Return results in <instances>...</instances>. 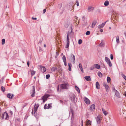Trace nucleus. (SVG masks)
<instances>
[{"mask_svg":"<svg viewBox=\"0 0 126 126\" xmlns=\"http://www.w3.org/2000/svg\"><path fill=\"white\" fill-rule=\"evenodd\" d=\"M1 117L2 119L4 118L5 119H8L9 118L8 115L6 112H4L2 114Z\"/></svg>","mask_w":126,"mask_h":126,"instance_id":"nucleus-1","label":"nucleus"},{"mask_svg":"<svg viewBox=\"0 0 126 126\" xmlns=\"http://www.w3.org/2000/svg\"><path fill=\"white\" fill-rule=\"evenodd\" d=\"M105 60L107 63L109 64L110 67H111L112 66V63L110 59L108 57H105Z\"/></svg>","mask_w":126,"mask_h":126,"instance_id":"nucleus-2","label":"nucleus"},{"mask_svg":"<svg viewBox=\"0 0 126 126\" xmlns=\"http://www.w3.org/2000/svg\"><path fill=\"white\" fill-rule=\"evenodd\" d=\"M52 104L50 103V104H48V105L47 106V104H45L44 106V109H51L52 107V106L51 105Z\"/></svg>","mask_w":126,"mask_h":126,"instance_id":"nucleus-3","label":"nucleus"},{"mask_svg":"<svg viewBox=\"0 0 126 126\" xmlns=\"http://www.w3.org/2000/svg\"><path fill=\"white\" fill-rule=\"evenodd\" d=\"M68 85L67 84H63L61 85V88L62 89H67Z\"/></svg>","mask_w":126,"mask_h":126,"instance_id":"nucleus-4","label":"nucleus"},{"mask_svg":"<svg viewBox=\"0 0 126 126\" xmlns=\"http://www.w3.org/2000/svg\"><path fill=\"white\" fill-rule=\"evenodd\" d=\"M39 104H36V103H35L34 108H33L34 109V114H35L36 112L37 111L38 108L39 107Z\"/></svg>","mask_w":126,"mask_h":126,"instance_id":"nucleus-5","label":"nucleus"},{"mask_svg":"<svg viewBox=\"0 0 126 126\" xmlns=\"http://www.w3.org/2000/svg\"><path fill=\"white\" fill-rule=\"evenodd\" d=\"M32 90L31 92V96L32 97H33L34 96L35 88L34 86H32Z\"/></svg>","mask_w":126,"mask_h":126,"instance_id":"nucleus-6","label":"nucleus"},{"mask_svg":"<svg viewBox=\"0 0 126 126\" xmlns=\"http://www.w3.org/2000/svg\"><path fill=\"white\" fill-rule=\"evenodd\" d=\"M70 56L72 60V61L73 63H74L75 62V56L72 53L70 54Z\"/></svg>","mask_w":126,"mask_h":126,"instance_id":"nucleus-7","label":"nucleus"},{"mask_svg":"<svg viewBox=\"0 0 126 126\" xmlns=\"http://www.w3.org/2000/svg\"><path fill=\"white\" fill-rule=\"evenodd\" d=\"M94 10V8L92 6H89L87 8V11L89 12H92Z\"/></svg>","mask_w":126,"mask_h":126,"instance_id":"nucleus-8","label":"nucleus"},{"mask_svg":"<svg viewBox=\"0 0 126 126\" xmlns=\"http://www.w3.org/2000/svg\"><path fill=\"white\" fill-rule=\"evenodd\" d=\"M103 85L105 87L106 91L108 92L109 89V87L107 85V84L105 83H104Z\"/></svg>","mask_w":126,"mask_h":126,"instance_id":"nucleus-9","label":"nucleus"},{"mask_svg":"<svg viewBox=\"0 0 126 126\" xmlns=\"http://www.w3.org/2000/svg\"><path fill=\"white\" fill-rule=\"evenodd\" d=\"M47 97L48 96L46 95L42 97V99L43 100V103L44 102L47 100Z\"/></svg>","mask_w":126,"mask_h":126,"instance_id":"nucleus-10","label":"nucleus"},{"mask_svg":"<svg viewBox=\"0 0 126 126\" xmlns=\"http://www.w3.org/2000/svg\"><path fill=\"white\" fill-rule=\"evenodd\" d=\"M101 117L100 116H98L96 118V121L97 124H99L101 122Z\"/></svg>","mask_w":126,"mask_h":126,"instance_id":"nucleus-11","label":"nucleus"},{"mask_svg":"<svg viewBox=\"0 0 126 126\" xmlns=\"http://www.w3.org/2000/svg\"><path fill=\"white\" fill-rule=\"evenodd\" d=\"M7 96L8 98L10 99H12L14 96V95L12 94L9 93L7 94Z\"/></svg>","mask_w":126,"mask_h":126,"instance_id":"nucleus-12","label":"nucleus"},{"mask_svg":"<svg viewBox=\"0 0 126 126\" xmlns=\"http://www.w3.org/2000/svg\"><path fill=\"white\" fill-rule=\"evenodd\" d=\"M62 59L63 61L64 62V65L65 66H66V59L65 56V55L63 56L62 57Z\"/></svg>","mask_w":126,"mask_h":126,"instance_id":"nucleus-13","label":"nucleus"},{"mask_svg":"<svg viewBox=\"0 0 126 126\" xmlns=\"http://www.w3.org/2000/svg\"><path fill=\"white\" fill-rule=\"evenodd\" d=\"M106 22L107 21H106L105 22L99 25L97 27L99 29L102 28L104 26Z\"/></svg>","mask_w":126,"mask_h":126,"instance_id":"nucleus-14","label":"nucleus"},{"mask_svg":"<svg viewBox=\"0 0 126 126\" xmlns=\"http://www.w3.org/2000/svg\"><path fill=\"white\" fill-rule=\"evenodd\" d=\"M84 100L85 102L87 104H89L90 103V100L86 97H85L84 99Z\"/></svg>","mask_w":126,"mask_h":126,"instance_id":"nucleus-15","label":"nucleus"},{"mask_svg":"<svg viewBox=\"0 0 126 126\" xmlns=\"http://www.w3.org/2000/svg\"><path fill=\"white\" fill-rule=\"evenodd\" d=\"M75 95L74 94H73L71 95V96L70 97V99L71 101H74L75 99Z\"/></svg>","mask_w":126,"mask_h":126,"instance_id":"nucleus-16","label":"nucleus"},{"mask_svg":"<svg viewBox=\"0 0 126 126\" xmlns=\"http://www.w3.org/2000/svg\"><path fill=\"white\" fill-rule=\"evenodd\" d=\"M115 93L116 95L118 98L120 97V95L118 92L117 90H115Z\"/></svg>","mask_w":126,"mask_h":126,"instance_id":"nucleus-17","label":"nucleus"},{"mask_svg":"<svg viewBox=\"0 0 126 126\" xmlns=\"http://www.w3.org/2000/svg\"><path fill=\"white\" fill-rule=\"evenodd\" d=\"M85 79L87 81H91V79L90 78V77L89 76H86L84 77Z\"/></svg>","mask_w":126,"mask_h":126,"instance_id":"nucleus-18","label":"nucleus"},{"mask_svg":"<svg viewBox=\"0 0 126 126\" xmlns=\"http://www.w3.org/2000/svg\"><path fill=\"white\" fill-rule=\"evenodd\" d=\"M96 87L98 89H100V85L98 82L97 81L96 83Z\"/></svg>","mask_w":126,"mask_h":126,"instance_id":"nucleus-19","label":"nucleus"},{"mask_svg":"<svg viewBox=\"0 0 126 126\" xmlns=\"http://www.w3.org/2000/svg\"><path fill=\"white\" fill-rule=\"evenodd\" d=\"M41 42L42 41H39V43H38V44L39 45H40L39 46V51L40 52H41L42 51V49L41 47Z\"/></svg>","mask_w":126,"mask_h":126,"instance_id":"nucleus-20","label":"nucleus"},{"mask_svg":"<svg viewBox=\"0 0 126 126\" xmlns=\"http://www.w3.org/2000/svg\"><path fill=\"white\" fill-rule=\"evenodd\" d=\"M40 67L42 69L43 71V72H45L46 71V68L44 67V66L40 65Z\"/></svg>","mask_w":126,"mask_h":126,"instance_id":"nucleus-21","label":"nucleus"},{"mask_svg":"<svg viewBox=\"0 0 126 126\" xmlns=\"http://www.w3.org/2000/svg\"><path fill=\"white\" fill-rule=\"evenodd\" d=\"M91 121L90 120H88L86 121V126H88L89 125H91Z\"/></svg>","mask_w":126,"mask_h":126,"instance_id":"nucleus-22","label":"nucleus"},{"mask_svg":"<svg viewBox=\"0 0 126 126\" xmlns=\"http://www.w3.org/2000/svg\"><path fill=\"white\" fill-rule=\"evenodd\" d=\"M95 108V106L94 104H92L90 107V109L92 110H94Z\"/></svg>","mask_w":126,"mask_h":126,"instance_id":"nucleus-23","label":"nucleus"},{"mask_svg":"<svg viewBox=\"0 0 126 126\" xmlns=\"http://www.w3.org/2000/svg\"><path fill=\"white\" fill-rule=\"evenodd\" d=\"M102 110L104 114L106 116L108 114V112L106 111L103 108L102 109Z\"/></svg>","mask_w":126,"mask_h":126,"instance_id":"nucleus-24","label":"nucleus"},{"mask_svg":"<svg viewBox=\"0 0 126 126\" xmlns=\"http://www.w3.org/2000/svg\"><path fill=\"white\" fill-rule=\"evenodd\" d=\"M94 66H95V68H96L97 69H99L100 68V65L97 64H94Z\"/></svg>","mask_w":126,"mask_h":126,"instance_id":"nucleus-25","label":"nucleus"},{"mask_svg":"<svg viewBox=\"0 0 126 126\" xmlns=\"http://www.w3.org/2000/svg\"><path fill=\"white\" fill-rule=\"evenodd\" d=\"M97 74L99 77L100 78H101L103 76L102 74L100 71H98V72Z\"/></svg>","mask_w":126,"mask_h":126,"instance_id":"nucleus-26","label":"nucleus"},{"mask_svg":"<svg viewBox=\"0 0 126 126\" xmlns=\"http://www.w3.org/2000/svg\"><path fill=\"white\" fill-rule=\"evenodd\" d=\"M96 23V22L95 21H94L93 22L92 25V28L94 27Z\"/></svg>","mask_w":126,"mask_h":126,"instance_id":"nucleus-27","label":"nucleus"},{"mask_svg":"<svg viewBox=\"0 0 126 126\" xmlns=\"http://www.w3.org/2000/svg\"><path fill=\"white\" fill-rule=\"evenodd\" d=\"M104 5L105 6H107L109 4V2L108 0H106L104 3Z\"/></svg>","mask_w":126,"mask_h":126,"instance_id":"nucleus-28","label":"nucleus"},{"mask_svg":"<svg viewBox=\"0 0 126 126\" xmlns=\"http://www.w3.org/2000/svg\"><path fill=\"white\" fill-rule=\"evenodd\" d=\"M116 42L117 44L119 43L120 42L119 37L118 35L117 36H116Z\"/></svg>","mask_w":126,"mask_h":126,"instance_id":"nucleus-29","label":"nucleus"},{"mask_svg":"<svg viewBox=\"0 0 126 126\" xmlns=\"http://www.w3.org/2000/svg\"><path fill=\"white\" fill-rule=\"evenodd\" d=\"M57 68L56 67H53L51 69V70L52 71H55L56 70H57Z\"/></svg>","mask_w":126,"mask_h":126,"instance_id":"nucleus-30","label":"nucleus"},{"mask_svg":"<svg viewBox=\"0 0 126 126\" xmlns=\"http://www.w3.org/2000/svg\"><path fill=\"white\" fill-rule=\"evenodd\" d=\"M69 33H67V40L66 42H69Z\"/></svg>","mask_w":126,"mask_h":126,"instance_id":"nucleus-31","label":"nucleus"},{"mask_svg":"<svg viewBox=\"0 0 126 126\" xmlns=\"http://www.w3.org/2000/svg\"><path fill=\"white\" fill-rule=\"evenodd\" d=\"M75 88L76 90L79 93L80 92L79 88L77 86H75Z\"/></svg>","mask_w":126,"mask_h":126,"instance_id":"nucleus-32","label":"nucleus"},{"mask_svg":"<svg viewBox=\"0 0 126 126\" xmlns=\"http://www.w3.org/2000/svg\"><path fill=\"white\" fill-rule=\"evenodd\" d=\"M107 80L108 82L109 83L111 79L109 77H108L107 78Z\"/></svg>","mask_w":126,"mask_h":126,"instance_id":"nucleus-33","label":"nucleus"},{"mask_svg":"<svg viewBox=\"0 0 126 126\" xmlns=\"http://www.w3.org/2000/svg\"><path fill=\"white\" fill-rule=\"evenodd\" d=\"M1 90L3 92H4L5 90V88L3 87V86H2L1 89Z\"/></svg>","mask_w":126,"mask_h":126,"instance_id":"nucleus-34","label":"nucleus"},{"mask_svg":"<svg viewBox=\"0 0 126 126\" xmlns=\"http://www.w3.org/2000/svg\"><path fill=\"white\" fill-rule=\"evenodd\" d=\"M67 44L66 46L65 47L66 48H68L69 46V42H66Z\"/></svg>","mask_w":126,"mask_h":126,"instance_id":"nucleus-35","label":"nucleus"},{"mask_svg":"<svg viewBox=\"0 0 126 126\" xmlns=\"http://www.w3.org/2000/svg\"><path fill=\"white\" fill-rule=\"evenodd\" d=\"M5 39H3L2 40V45H4L5 43Z\"/></svg>","mask_w":126,"mask_h":126,"instance_id":"nucleus-36","label":"nucleus"},{"mask_svg":"<svg viewBox=\"0 0 126 126\" xmlns=\"http://www.w3.org/2000/svg\"><path fill=\"white\" fill-rule=\"evenodd\" d=\"M31 73L32 75L33 76L35 74V71H33V70L31 71Z\"/></svg>","mask_w":126,"mask_h":126,"instance_id":"nucleus-37","label":"nucleus"},{"mask_svg":"<svg viewBox=\"0 0 126 126\" xmlns=\"http://www.w3.org/2000/svg\"><path fill=\"white\" fill-rule=\"evenodd\" d=\"M90 34V32L89 31H87L85 33L87 35H89Z\"/></svg>","mask_w":126,"mask_h":126,"instance_id":"nucleus-38","label":"nucleus"},{"mask_svg":"<svg viewBox=\"0 0 126 126\" xmlns=\"http://www.w3.org/2000/svg\"><path fill=\"white\" fill-rule=\"evenodd\" d=\"M122 77L125 79V80H126V76L123 74H122Z\"/></svg>","mask_w":126,"mask_h":126,"instance_id":"nucleus-39","label":"nucleus"},{"mask_svg":"<svg viewBox=\"0 0 126 126\" xmlns=\"http://www.w3.org/2000/svg\"><path fill=\"white\" fill-rule=\"evenodd\" d=\"M82 40L81 39H79L78 41V44H81L82 43Z\"/></svg>","mask_w":126,"mask_h":126,"instance_id":"nucleus-40","label":"nucleus"},{"mask_svg":"<svg viewBox=\"0 0 126 126\" xmlns=\"http://www.w3.org/2000/svg\"><path fill=\"white\" fill-rule=\"evenodd\" d=\"M50 77V75L49 74L46 75V78L47 79H48Z\"/></svg>","mask_w":126,"mask_h":126,"instance_id":"nucleus-41","label":"nucleus"},{"mask_svg":"<svg viewBox=\"0 0 126 126\" xmlns=\"http://www.w3.org/2000/svg\"><path fill=\"white\" fill-rule=\"evenodd\" d=\"M79 66L80 69L82 68V65L81 63H79Z\"/></svg>","mask_w":126,"mask_h":126,"instance_id":"nucleus-42","label":"nucleus"},{"mask_svg":"<svg viewBox=\"0 0 126 126\" xmlns=\"http://www.w3.org/2000/svg\"><path fill=\"white\" fill-rule=\"evenodd\" d=\"M104 45V43L103 42H101V43L99 45L100 46H103Z\"/></svg>","mask_w":126,"mask_h":126,"instance_id":"nucleus-43","label":"nucleus"},{"mask_svg":"<svg viewBox=\"0 0 126 126\" xmlns=\"http://www.w3.org/2000/svg\"><path fill=\"white\" fill-rule=\"evenodd\" d=\"M94 66L91 67L90 68V69L91 70H93L94 68Z\"/></svg>","mask_w":126,"mask_h":126,"instance_id":"nucleus-44","label":"nucleus"},{"mask_svg":"<svg viewBox=\"0 0 126 126\" xmlns=\"http://www.w3.org/2000/svg\"><path fill=\"white\" fill-rule=\"evenodd\" d=\"M113 55L112 54L110 55V59L111 60L113 59Z\"/></svg>","mask_w":126,"mask_h":126,"instance_id":"nucleus-45","label":"nucleus"},{"mask_svg":"<svg viewBox=\"0 0 126 126\" xmlns=\"http://www.w3.org/2000/svg\"><path fill=\"white\" fill-rule=\"evenodd\" d=\"M46 9H44L43 10V14H44L46 12Z\"/></svg>","mask_w":126,"mask_h":126,"instance_id":"nucleus-46","label":"nucleus"},{"mask_svg":"<svg viewBox=\"0 0 126 126\" xmlns=\"http://www.w3.org/2000/svg\"><path fill=\"white\" fill-rule=\"evenodd\" d=\"M68 65L69 67H71V66H72L71 64L70 63H69L68 64Z\"/></svg>","mask_w":126,"mask_h":126,"instance_id":"nucleus-47","label":"nucleus"},{"mask_svg":"<svg viewBox=\"0 0 126 126\" xmlns=\"http://www.w3.org/2000/svg\"><path fill=\"white\" fill-rule=\"evenodd\" d=\"M76 3H77V6H79V2L78 1H76Z\"/></svg>","mask_w":126,"mask_h":126,"instance_id":"nucleus-48","label":"nucleus"},{"mask_svg":"<svg viewBox=\"0 0 126 126\" xmlns=\"http://www.w3.org/2000/svg\"><path fill=\"white\" fill-rule=\"evenodd\" d=\"M32 19L33 20H35L37 19V18H34L33 17H32Z\"/></svg>","mask_w":126,"mask_h":126,"instance_id":"nucleus-49","label":"nucleus"},{"mask_svg":"<svg viewBox=\"0 0 126 126\" xmlns=\"http://www.w3.org/2000/svg\"><path fill=\"white\" fill-rule=\"evenodd\" d=\"M10 114L11 115H12L13 114V112L12 111L10 110Z\"/></svg>","mask_w":126,"mask_h":126,"instance_id":"nucleus-50","label":"nucleus"},{"mask_svg":"<svg viewBox=\"0 0 126 126\" xmlns=\"http://www.w3.org/2000/svg\"><path fill=\"white\" fill-rule=\"evenodd\" d=\"M27 65H28V67H29V66L30 64H29V61H28V62H27Z\"/></svg>","mask_w":126,"mask_h":126,"instance_id":"nucleus-51","label":"nucleus"},{"mask_svg":"<svg viewBox=\"0 0 126 126\" xmlns=\"http://www.w3.org/2000/svg\"><path fill=\"white\" fill-rule=\"evenodd\" d=\"M34 111V109H33L32 110V114H33Z\"/></svg>","mask_w":126,"mask_h":126,"instance_id":"nucleus-52","label":"nucleus"},{"mask_svg":"<svg viewBox=\"0 0 126 126\" xmlns=\"http://www.w3.org/2000/svg\"><path fill=\"white\" fill-rule=\"evenodd\" d=\"M82 20L84 21V19H85V16H83L82 17Z\"/></svg>","mask_w":126,"mask_h":126,"instance_id":"nucleus-53","label":"nucleus"},{"mask_svg":"<svg viewBox=\"0 0 126 126\" xmlns=\"http://www.w3.org/2000/svg\"><path fill=\"white\" fill-rule=\"evenodd\" d=\"M80 69V70L81 71V72H82V73H83V68Z\"/></svg>","mask_w":126,"mask_h":126,"instance_id":"nucleus-54","label":"nucleus"},{"mask_svg":"<svg viewBox=\"0 0 126 126\" xmlns=\"http://www.w3.org/2000/svg\"><path fill=\"white\" fill-rule=\"evenodd\" d=\"M68 70L70 71L71 70V67H69Z\"/></svg>","mask_w":126,"mask_h":126,"instance_id":"nucleus-55","label":"nucleus"},{"mask_svg":"<svg viewBox=\"0 0 126 126\" xmlns=\"http://www.w3.org/2000/svg\"><path fill=\"white\" fill-rule=\"evenodd\" d=\"M112 90H115V87H114L113 88H112Z\"/></svg>","mask_w":126,"mask_h":126,"instance_id":"nucleus-56","label":"nucleus"},{"mask_svg":"<svg viewBox=\"0 0 126 126\" xmlns=\"http://www.w3.org/2000/svg\"><path fill=\"white\" fill-rule=\"evenodd\" d=\"M85 24H84V25H86L87 22V21L85 20Z\"/></svg>","mask_w":126,"mask_h":126,"instance_id":"nucleus-57","label":"nucleus"},{"mask_svg":"<svg viewBox=\"0 0 126 126\" xmlns=\"http://www.w3.org/2000/svg\"><path fill=\"white\" fill-rule=\"evenodd\" d=\"M103 30L102 29H100V32H103Z\"/></svg>","mask_w":126,"mask_h":126,"instance_id":"nucleus-58","label":"nucleus"},{"mask_svg":"<svg viewBox=\"0 0 126 126\" xmlns=\"http://www.w3.org/2000/svg\"><path fill=\"white\" fill-rule=\"evenodd\" d=\"M60 102L61 103H63V101H62V100H60Z\"/></svg>","mask_w":126,"mask_h":126,"instance_id":"nucleus-59","label":"nucleus"},{"mask_svg":"<svg viewBox=\"0 0 126 126\" xmlns=\"http://www.w3.org/2000/svg\"><path fill=\"white\" fill-rule=\"evenodd\" d=\"M75 18L77 20V19L78 18V17L77 16H75Z\"/></svg>","mask_w":126,"mask_h":126,"instance_id":"nucleus-60","label":"nucleus"},{"mask_svg":"<svg viewBox=\"0 0 126 126\" xmlns=\"http://www.w3.org/2000/svg\"><path fill=\"white\" fill-rule=\"evenodd\" d=\"M81 124L83 125V120H82L81 121Z\"/></svg>","mask_w":126,"mask_h":126,"instance_id":"nucleus-61","label":"nucleus"},{"mask_svg":"<svg viewBox=\"0 0 126 126\" xmlns=\"http://www.w3.org/2000/svg\"><path fill=\"white\" fill-rule=\"evenodd\" d=\"M44 46L45 47H46V44H44Z\"/></svg>","mask_w":126,"mask_h":126,"instance_id":"nucleus-62","label":"nucleus"},{"mask_svg":"<svg viewBox=\"0 0 126 126\" xmlns=\"http://www.w3.org/2000/svg\"><path fill=\"white\" fill-rule=\"evenodd\" d=\"M125 95L126 97V93H125Z\"/></svg>","mask_w":126,"mask_h":126,"instance_id":"nucleus-63","label":"nucleus"},{"mask_svg":"<svg viewBox=\"0 0 126 126\" xmlns=\"http://www.w3.org/2000/svg\"><path fill=\"white\" fill-rule=\"evenodd\" d=\"M59 90V88L58 87V88H57V91H58Z\"/></svg>","mask_w":126,"mask_h":126,"instance_id":"nucleus-64","label":"nucleus"}]
</instances>
